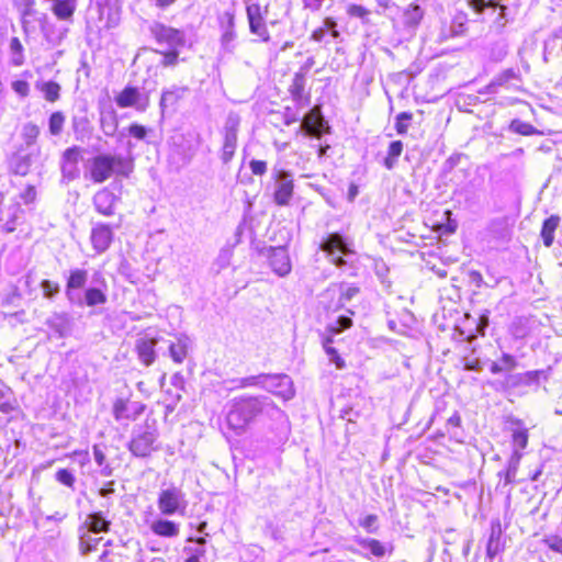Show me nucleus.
<instances>
[{
	"mask_svg": "<svg viewBox=\"0 0 562 562\" xmlns=\"http://www.w3.org/2000/svg\"><path fill=\"white\" fill-rule=\"evenodd\" d=\"M273 403L266 396H239L229 402V409L226 416L227 425L231 429L240 434L246 430L255 418L268 411Z\"/></svg>",
	"mask_w": 562,
	"mask_h": 562,
	"instance_id": "f257e3e1",
	"label": "nucleus"
},
{
	"mask_svg": "<svg viewBox=\"0 0 562 562\" xmlns=\"http://www.w3.org/2000/svg\"><path fill=\"white\" fill-rule=\"evenodd\" d=\"M132 170V160L122 155H99L91 161L90 177L94 183H102L113 173L128 177Z\"/></svg>",
	"mask_w": 562,
	"mask_h": 562,
	"instance_id": "f03ea898",
	"label": "nucleus"
},
{
	"mask_svg": "<svg viewBox=\"0 0 562 562\" xmlns=\"http://www.w3.org/2000/svg\"><path fill=\"white\" fill-rule=\"evenodd\" d=\"M239 125L240 116L235 112H229L221 131L223 138L221 160L225 165L231 162L235 155Z\"/></svg>",
	"mask_w": 562,
	"mask_h": 562,
	"instance_id": "7ed1b4c3",
	"label": "nucleus"
},
{
	"mask_svg": "<svg viewBox=\"0 0 562 562\" xmlns=\"http://www.w3.org/2000/svg\"><path fill=\"white\" fill-rule=\"evenodd\" d=\"M159 512L165 516L183 514L187 508L184 493L176 486L161 490L157 501Z\"/></svg>",
	"mask_w": 562,
	"mask_h": 562,
	"instance_id": "20e7f679",
	"label": "nucleus"
},
{
	"mask_svg": "<svg viewBox=\"0 0 562 562\" xmlns=\"http://www.w3.org/2000/svg\"><path fill=\"white\" fill-rule=\"evenodd\" d=\"M157 430L149 425H145L138 430H135L128 449L135 457H148L154 450V442L157 440Z\"/></svg>",
	"mask_w": 562,
	"mask_h": 562,
	"instance_id": "39448f33",
	"label": "nucleus"
},
{
	"mask_svg": "<svg viewBox=\"0 0 562 562\" xmlns=\"http://www.w3.org/2000/svg\"><path fill=\"white\" fill-rule=\"evenodd\" d=\"M273 201L280 206L289 205L294 191L293 175L284 169H273Z\"/></svg>",
	"mask_w": 562,
	"mask_h": 562,
	"instance_id": "423d86ee",
	"label": "nucleus"
},
{
	"mask_svg": "<svg viewBox=\"0 0 562 562\" xmlns=\"http://www.w3.org/2000/svg\"><path fill=\"white\" fill-rule=\"evenodd\" d=\"M268 9V5L261 7L259 3H251L246 7L250 33L259 36L265 43L270 41V34L266 25Z\"/></svg>",
	"mask_w": 562,
	"mask_h": 562,
	"instance_id": "0eeeda50",
	"label": "nucleus"
},
{
	"mask_svg": "<svg viewBox=\"0 0 562 562\" xmlns=\"http://www.w3.org/2000/svg\"><path fill=\"white\" fill-rule=\"evenodd\" d=\"M88 279L89 273L86 269L75 268L69 271L65 286V295L69 304L82 303V294L79 291L86 286Z\"/></svg>",
	"mask_w": 562,
	"mask_h": 562,
	"instance_id": "6e6552de",
	"label": "nucleus"
},
{
	"mask_svg": "<svg viewBox=\"0 0 562 562\" xmlns=\"http://www.w3.org/2000/svg\"><path fill=\"white\" fill-rule=\"evenodd\" d=\"M150 32L156 42L168 49H177L184 45V33L178 29L155 23L150 27Z\"/></svg>",
	"mask_w": 562,
	"mask_h": 562,
	"instance_id": "1a4fd4ad",
	"label": "nucleus"
},
{
	"mask_svg": "<svg viewBox=\"0 0 562 562\" xmlns=\"http://www.w3.org/2000/svg\"><path fill=\"white\" fill-rule=\"evenodd\" d=\"M262 389L280 396L284 401L291 400L295 394L293 382L286 374H266Z\"/></svg>",
	"mask_w": 562,
	"mask_h": 562,
	"instance_id": "9d476101",
	"label": "nucleus"
},
{
	"mask_svg": "<svg viewBox=\"0 0 562 562\" xmlns=\"http://www.w3.org/2000/svg\"><path fill=\"white\" fill-rule=\"evenodd\" d=\"M218 26L222 32L221 34V46L227 53H233L234 50V41L236 40L235 32V12L234 11H225L217 18Z\"/></svg>",
	"mask_w": 562,
	"mask_h": 562,
	"instance_id": "9b49d317",
	"label": "nucleus"
},
{
	"mask_svg": "<svg viewBox=\"0 0 562 562\" xmlns=\"http://www.w3.org/2000/svg\"><path fill=\"white\" fill-rule=\"evenodd\" d=\"M94 280L99 284V286H90L85 290V293L82 295V303L81 304H75L76 306L82 307V306H89L93 307L97 305L105 304L108 301L106 296V281L103 278V276L100 272L94 273Z\"/></svg>",
	"mask_w": 562,
	"mask_h": 562,
	"instance_id": "f8f14e48",
	"label": "nucleus"
},
{
	"mask_svg": "<svg viewBox=\"0 0 562 562\" xmlns=\"http://www.w3.org/2000/svg\"><path fill=\"white\" fill-rule=\"evenodd\" d=\"M115 102L122 109L133 106L144 112L148 105V98L143 97L137 88L126 87L115 97Z\"/></svg>",
	"mask_w": 562,
	"mask_h": 562,
	"instance_id": "ddd939ff",
	"label": "nucleus"
},
{
	"mask_svg": "<svg viewBox=\"0 0 562 562\" xmlns=\"http://www.w3.org/2000/svg\"><path fill=\"white\" fill-rule=\"evenodd\" d=\"M268 259L271 269L279 277H285L291 272L292 265L285 247H271Z\"/></svg>",
	"mask_w": 562,
	"mask_h": 562,
	"instance_id": "4468645a",
	"label": "nucleus"
},
{
	"mask_svg": "<svg viewBox=\"0 0 562 562\" xmlns=\"http://www.w3.org/2000/svg\"><path fill=\"white\" fill-rule=\"evenodd\" d=\"M90 240L93 249L98 254H102L112 244L113 231L108 224L98 223L92 227Z\"/></svg>",
	"mask_w": 562,
	"mask_h": 562,
	"instance_id": "2eb2a0df",
	"label": "nucleus"
},
{
	"mask_svg": "<svg viewBox=\"0 0 562 562\" xmlns=\"http://www.w3.org/2000/svg\"><path fill=\"white\" fill-rule=\"evenodd\" d=\"M325 128V121L321 114V110L318 108H313L302 120V123L299 127L300 132H305L306 134L314 135L317 138L322 136Z\"/></svg>",
	"mask_w": 562,
	"mask_h": 562,
	"instance_id": "dca6fc26",
	"label": "nucleus"
},
{
	"mask_svg": "<svg viewBox=\"0 0 562 562\" xmlns=\"http://www.w3.org/2000/svg\"><path fill=\"white\" fill-rule=\"evenodd\" d=\"M541 378L547 379L546 371L543 370H533L524 373L507 374L504 381V385L509 389H515L522 385L538 384Z\"/></svg>",
	"mask_w": 562,
	"mask_h": 562,
	"instance_id": "f3484780",
	"label": "nucleus"
},
{
	"mask_svg": "<svg viewBox=\"0 0 562 562\" xmlns=\"http://www.w3.org/2000/svg\"><path fill=\"white\" fill-rule=\"evenodd\" d=\"M81 159V150L74 146L64 151L61 172L68 180H74L79 176L78 162Z\"/></svg>",
	"mask_w": 562,
	"mask_h": 562,
	"instance_id": "a211bd4d",
	"label": "nucleus"
},
{
	"mask_svg": "<svg viewBox=\"0 0 562 562\" xmlns=\"http://www.w3.org/2000/svg\"><path fill=\"white\" fill-rule=\"evenodd\" d=\"M144 407L140 403H130L123 398H117L113 404V415L116 420H134L143 413Z\"/></svg>",
	"mask_w": 562,
	"mask_h": 562,
	"instance_id": "6ab92c4d",
	"label": "nucleus"
},
{
	"mask_svg": "<svg viewBox=\"0 0 562 562\" xmlns=\"http://www.w3.org/2000/svg\"><path fill=\"white\" fill-rule=\"evenodd\" d=\"M45 324L57 337H65L71 329V318L66 312H55L46 319Z\"/></svg>",
	"mask_w": 562,
	"mask_h": 562,
	"instance_id": "aec40b11",
	"label": "nucleus"
},
{
	"mask_svg": "<svg viewBox=\"0 0 562 562\" xmlns=\"http://www.w3.org/2000/svg\"><path fill=\"white\" fill-rule=\"evenodd\" d=\"M157 345V339L155 338H139L136 341V352L138 359L146 367L154 363L156 359L155 346Z\"/></svg>",
	"mask_w": 562,
	"mask_h": 562,
	"instance_id": "412c9836",
	"label": "nucleus"
},
{
	"mask_svg": "<svg viewBox=\"0 0 562 562\" xmlns=\"http://www.w3.org/2000/svg\"><path fill=\"white\" fill-rule=\"evenodd\" d=\"M116 196L108 189L98 191L93 196V204L95 210L105 216H110L114 213V202Z\"/></svg>",
	"mask_w": 562,
	"mask_h": 562,
	"instance_id": "4be33fe9",
	"label": "nucleus"
},
{
	"mask_svg": "<svg viewBox=\"0 0 562 562\" xmlns=\"http://www.w3.org/2000/svg\"><path fill=\"white\" fill-rule=\"evenodd\" d=\"M150 530L155 535L165 538H177L180 533L179 524L162 518L154 520L150 524Z\"/></svg>",
	"mask_w": 562,
	"mask_h": 562,
	"instance_id": "5701e85b",
	"label": "nucleus"
},
{
	"mask_svg": "<svg viewBox=\"0 0 562 562\" xmlns=\"http://www.w3.org/2000/svg\"><path fill=\"white\" fill-rule=\"evenodd\" d=\"M321 249L329 256H334L336 251L347 255L350 252L342 236L338 233L329 234L328 237L321 244Z\"/></svg>",
	"mask_w": 562,
	"mask_h": 562,
	"instance_id": "b1692460",
	"label": "nucleus"
},
{
	"mask_svg": "<svg viewBox=\"0 0 562 562\" xmlns=\"http://www.w3.org/2000/svg\"><path fill=\"white\" fill-rule=\"evenodd\" d=\"M85 525L88 532L100 533L106 532L110 529L111 522L105 519L103 512L89 514L86 518Z\"/></svg>",
	"mask_w": 562,
	"mask_h": 562,
	"instance_id": "393cba45",
	"label": "nucleus"
},
{
	"mask_svg": "<svg viewBox=\"0 0 562 562\" xmlns=\"http://www.w3.org/2000/svg\"><path fill=\"white\" fill-rule=\"evenodd\" d=\"M188 92L187 87H178L173 86L170 89H167L162 92L160 98V108L161 111H165L167 108H172L177 104V102L184 97Z\"/></svg>",
	"mask_w": 562,
	"mask_h": 562,
	"instance_id": "a878e982",
	"label": "nucleus"
},
{
	"mask_svg": "<svg viewBox=\"0 0 562 562\" xmlns=\"http://www.w3.org/2000/svg\"><path fill=\"white\" fill-rule=\"evenodd\" d=\"M33 164L32 154L16 153L10 160V168L15 175L25 176Z\"/></svg>",
	"mask_w": 562,
	"mask_h": 562,
	"instance_id": "bb28decb",
	"label": "nucleus"
},
{
	"mask_svg": "<svg viewBox=\"0 0 562 562\" xmlns=\"http://www.w3.org/2000/svg\"><path fill=\"white\" fill-rule=\"evenodd\" d=\"M190 339L181 335L177 337V341L169 346V353L176 363H182L187 358Z\"/></svg>",
	"mask_w": 562,
	"mask_h": 562,
	"instance_id": "cd10ccee",
	"label": "nucleus"
},
{
	"mask_svg": "<svg viewBox=\"0 0 562 562\" xmlns=\"http://www.w3.org/2000/svg\"><path fill=\"white\" fill-rule=\"evenodd\" d=\"M518 362L516 358L507 352H503L498 361H494L491 364V372L493 374H499L502 372H510L517 367Z\"/></svg>",
	"mask_w": 562,
	"mask_h": 562,
	"instance_id": "c85d7f7f",
	"label": "nucleus"
},
{
	"mask_svg": "<svg viewBox=\"0 0 562 562\" xmlns=\"http://www.w3.org/2000/svg\"><path fill=\"white\" fill-rule=\"evenodd\" d=\"M560 223V217L552 215L547 218L541 228V237L546 247H551L554 240V232Z\"/></svg>",
	"mask_w": 562,
	"mask_h": 562,
	"instance_id": "c756f323",
	"label": "nucleus"
},
{
	"mask_svg": "<svg viewBox=\"0 0 562 562\" xmlns=\"http://www.w3.org/2000/svg\"><path fill=\"white\" fill-rule=\"evenodd\" d=\"M424 16L423 9L415 3L409 4L403 13V23L407 27L415 29Z\"/></svg>",
	"mask_w": 562,
	"mask_h": 562,
	"instance_id": "7c9ffc66",
	"label": "nucleus"
},
{
	"mask_svg": "<svg viewBox=\"0 0 562 562\" xmlns=\"http://www.w3.org/2000/svg\"><path fill=\"white\" fill-rule=\"evenodd\" d=\"M306 78L304 71H297L294 74L292 83L289 87V92L293 100L297 103L301 102L305 89Z\"/></svg>",
	"mask_w": 562,
	"mask_h": 562,
	"instance_id": "2f4dec72",
	"label": "nucleus"
},
{
	"mask_svg": "<svg viewBox=\"0 0 562 562\" xmlns=\"http://www.w3.org/2000/svg\"><path fill=\"white\" fill-rule=\"evenodd\" d=\"M520 458H521V454L519 453V451H514V453L512 454V457L508 461L507 469L504 472V482H503L504 487L507 485H510L515 482L519 462H520Z\"/></svg>",
	"mask_w": 562,
	"mask_h": 562,
	"instance_id": "473e14b6",
	"label": "nucleus"
},
{
	"mask_svg": "<svg viewBox=\"0 0 562 562\" xmlns=\"http://www.w3.org/2000/svg\"><path fill=\"white\" fill-rule=\"evenodd\" d=\"M358 543L363 549L369 550L371 552V554L376 557V558H382L387 552V547L384 543H382L379 540H376V539L363 538V539H359Z\"/></svg>",
	"mask_w": 562,
	"mask_h": 562,
	"instance_id": "72a5a7b5",
	"label": "nucleus"
},
{
	"mask_svg": "<svg viewBox=\"0 0 562 562\" xmlns=\"http://www.w3.org/2000/svg\"><path fill=\"white\" fill-rule=\"evenodd\" d=\"M403 143L401 140H394L390 144L387 149V156L384 158V166L386 169L391 170L394 168L397 158L401 156L403 151Z\"/></svg>",
	"mask_w": 562,
	"mask_h": 562,
	"instance_id": "f704fd0d",
	"label": "nucleus"
},
{
	"mask_svg": "<svg viewBox=\"0 0 562 562\" xmlns=\"http://www.w3.org/2000/svg\"><path fill=\"white\" fill-rule=\"evenodd\" d=\"M41 130L40 127L32 123H25L21 131V137L26 144V146H32L35 144L37 137L40 136Z\"/></svg>",
	"mask_w": 562,
	"mask_h": 562,
	"instance_id": "c9c22d12",
	"label": "nucleus"
},
{
	"mask_svg": "<svg viewBox=\"0 0 562 562\" xmlns=\"http://www.w3.org/2000/svg\"><path fill=\"white\" fill-rule=\"evenodd\" d=\"M509 130L516 134H520L524 136H530L539 133L533 125L527 122H522L518 119L513 120L510 122Z\"/></svg>",
	"mask_w": 562,
	"mask_h": 562,
	"instance_id": "e433bc0d",
	"label": "nucleus"
},
{
	"mask_svg": "<svg viewBox=\"0 0 562 562\" xmlns=\"http://www.w3.org/2000/svg\"><path fill=\"white\" fill-rule=\"evenodd\" d=\"M48 102H55L59 99L60 86L55 81L43 82L38 86Z\"/></svg>",
	"mask_w": 562,
	"mask_h": 562,
	"instance_id": "4c0bfd02",
	"label": "nucleus"
},
{
	"mask_svg": "<svg viewBox=\"0 0 562 562\" xmlns=\"http://www.w3.org/2000/svg\"><path fill=\"white\" fill-rule=\"evenodd\" d=\"M65 121H66V117L61 112H59V111L54 112L49 116V120H48L49 133L53 136H58L63 132Z\"/></svg>",
	"mask_w": 562,
	"mask_h": 562,
	"instance_id": "58836bf2",
	"label": "nucleus"
},
{
	"mask_svg": "<svg viewBox=\"0 0 562 562\" xmlns=\"http://www.w3.org/2000/svg\"><path fill=\"white\" fill-rule=\"evenodd\" d=\"M91 532L85 531L80 536V550L82 554H88L97 549L101 538H93Z\"/></svg>",
	"mask_w": 562,
	"mask_h": 562,
	"instance_id": "ea45409f",
	"label": "nucleus"
},
{
	"mask_svg": "<svg viewBox=\"0 0 562 562\" xmlns=\"http://www.w3.org/2000/svg\"><path fill=\"white\" fill-rule=\"evenodd\" d=\"M43 296L47 300H54L60 292V286L57 282L50 280H43L40 284Z\"/></svg>",
	"mask_w": 562,
	"mask_h": 562,
	"instance_id": "a19ab883",
	"label": "nucleus"
},
{
	"mask_svg": "<svg viewBox=\"0 0 562 562\" xmlns=\"http://www.w3.org/2000/svg\"><path fill=\"white\" fill-rule=\"evenodd\" d=\"M114 484V481H109L99 490V495L104 498L101 506L105 508L106 512H109L110 507L113 505L111 496L115 493Z\"/></svg>",
	"mask_w": 562,
	"mask_h": 562,
	"instance_id": "79ce46f5",
	"label": "nucleus"
},
{
	"mask_svg": "<svg viewBox=\"0 0 562 562\" xmlns=\"http://www.w3.org/2000/svg\"><path fill=\"white\" fill-rule=\"evenodd\" d=\"M359 293V288L355 285H339V305L344 306L347 302L351 301Z\"/></svg>",
	"mask_w": 562,
	"mask_h": 562,
	"instance_id": "37998d69",
	"label": "nucleus"
},
{
	"mask_svg": "<svg viewBox=\"0 0 562 562\" xmlns=\"http://www.w3.org/2000/svg\"><path fill=\"white\" fill-rule=\"evenodd\" d=\"M413 119V114L411 112H401L396 116L395 130L397 134L405 135L409 127V122Z\"/></svg>",
	"mask_w": 562,
	"mask_h": 562,
	"instance_id": "c03bdc74",
	"label": "nucleus"
},
{
	"mask_svg": "<svg viewBox=\"0 0 562 562\" xmlns=\"http://www.w3.org/2000/svg\"><path fill=\"white\" fill-rule=\"evenodd\" d=\"M10 49L12 53V61L15 66L23 64V46L18 37H13L10 41Z\"/></svg>",
	"mask_w": 562,
	"mask_h": 562,
	"instance_id": "a18cd8bd",
	"label": "nucleus"
},
{
	"mask_svg": "<svg viewBox=\"0 0 562 562\" xmlns=\"http://www.w3.org/2000/svg\"><path fill=\"white\" fill-rule=\"evenodd\" d=\"M265 375L266 374L252 375V376L241 378L239 380L233 381V383H236V385L234 387L241 389V387L254 386V385H259L262 387L263 381H265Z\"/></svg>",
	"mask_w": 562,
	"mask_h": 562,
	"instance_id": "49530a36",
	"label": "nucleus"
},
{
	"mask_svg": "<svg viewBox=\"0 0 562 562\" xmlns=\"http://www.w3.org/2000/svg\"><path fill=\"white\" fill-rule=\"evenodd\" d=\"M13 404L10 402V389L0 386V412L10 414L14 411Z\"/></svg>",
	"mask_w": 562,
	"mask_h": 562,
	"instance_id": "de8ad7c7",
	"label": "nucleus"
},
{
	"mask_svg": "<svg viewBox=\"0 0 562 562\" xmlns=\"http://www.w3.org/2000/svg\"><path fill=\"white\" fill-rule=\"evenodd\" d=\"M331 341L333 340L330 338H327L323 342L324 349H325L326 353L329 356L330 361L334 362L338 369H342L345 367V362L339 357V355L337 353L336 349L330 346Z\"/></svg>",
	"mask_w": 562,
	"mask_h": 562,
	"instance_id": "09e8293b",
	"label": "nucleus"
},
{
	"mask_svg": "<svg viewBox=\"0 0 562 562\" xmlns=\"http://www.w3.org/2000/svg\"><path fill=\"white\" fill-rule=\"evenodd\" d=\"M56 480L70 488L75 487V475L67 469H59L55 474Z\"/></svg>",
	"mask_w": 562,
	"mask_h": 562,
	"instance_id": "8fccbe9b",
	"label": "nucleus"
},
{
	"mask_svg": "<svg viewBox=\"0 0 562 562\" xmlns=\"http://www.w3.org/2000/svg\"><path fill=\"white\" fill-rule=\"evenodd\" d=\"M513 443L515 446V451H518V449H525L528 443L527 429L515 430L513 434Z\"/></svg>",
	"mask_w": 562,
	"mask_h": 562,
	"instance_id": "3c124183",
	"label": "nucleus"
},
{
	"mask_svg": "<svg viewBox=\"0 0 562 562\" xmlns=\"http://www.w3.org/2000/svg\"><path fill=\"white\" fill-rule=\"evenodd\" d=\"M542 542L552 551L562 554V538L557 535H550L543 538Z\"/></svg>",
	"mask_w": 562,
	"mask_h": 562,
	"instance_id": "603ef678",
	"label": "nucleus"
},
{
	"mask_svg": "<svg viewBox=\"0 0 562 562\" xmlns=\"http://www.w3.org/2000/svg\"><path fill=\"white\" fill-rule=\"evenodd\" d=\"M128 133L134 138H136L138 140H143L146 138L148 131L145 126L139 125L137 123H133L128 127Z\"/></svg>",
	"mask_w": 562,
	"mask_h": 562,
	"instance_id": "864d4df0",
	"label": "nucleus"
},
{
	"mask_svg": "<svg viewBox=\"0 0 562 562\" xmlns=\"http://www.w3.org/2000/svg\"><path fill=\"white\" fill-rule=\"evenodd\" d=\"M347 13L353 18L366 19L370 11L359 4H349L347 8Z\"/></svg>",
	"mask_w": 562,
	"mask_h": 562,
	"instance_id": "5fc2aeb1",
	"label": "nucleus"
},
{
	"mask_svg": "<svg viewBox=\"0 0 562 562\" xmlns=\"http://www.w3.org/2000/svg\"><path fill=\"white\" fill-rule=\"evenodd\" d=\"M470 4L479 13L483 12L486 8L495 9L497 7L495 0H471Z\"/></svg>",
	"mask_w": 562,
	"mask_h": 562,
	"instance_id": "6e6d98bb",
	"label": "nucleus"
},
{
	"mask_svg": "<svg viewBox=\"0 0 562 562\" xmlns=\"http://www.w3.org/2000/svg\"><path fill=\"white\" fill-rule=\"evenodd\" d=\"M378 516L374 514L367 515L363 519L360 520V526L363 527L369 532H374L376 530Z\"/></svg>",
	"mask_w": 562,
	"mask_h": 562,
	"instance_id": "4d7b16f0",
	"label": "nucleus"
},
{
	"mask_svg": "<svg viewBox=\"0 0 562 562\" xmlns=\"http://www.w3.org/2000/svg\"><path fill=\"white\" fill-rule=\"evenodd\" d=\"M516 78V72L513 69H506L499 74L491 83L492 86H503L512 79Z\"/></svg>",
	"mask_w": 562,
	"mask_h": 562,
	"instance_id": "13d9d810",
	"label": "nucleus"
},
{
	"mask_svg": "<svg viewBox=\"0 0 562 562\" xmlns=\"http://www.w3.org/2000/svg\"><path fill=\"white\" fill-rule=\"evenodd\" d=\"M352 325V321L348 316H339L335 325L331 326L334 333H340L344 329L349 328Z\"/></svg>",
	"mask_w": 562,
	"mask_h": 562,
	"instance_id": "bf43d9fd",
	"label": "nucleus"
},
{
	"mask_svg": "<svg viewBox=\"0 0 562 562\" xmlns=\"http://www.w3.org/2000/svg\"><path fill=\"white\" fill-rule=\"evenodd\" d=\"M12 89L20 97L24 98L30 92V86L25 80H15L12 82Z\"/></svg>",
	"mask_w": 562,
	"mask_h": 562,
	"instance_id": "052dcab7",
	"label": "nucleus"
},
{
	"mask_svg": "<svg viewBox=\"0 0 562 562\" xmlns=\"http://www.w3.org/2000/svg\"><path fill=\"white\" fill-rule=\"evenodd\" d=\"M300 120V114L296 110L286 106L283 112V121L285 125H291Z\"/></svg>",
	"mask_w": 562,
	"mask_h": 562,
	"instance_id": "680f3d73",
	"label": "nucleus"
},
{
	"mask_svg": "<svg viewBox=\"0 0 562 562\" xmlns=\"http://www.w3.org/2000/svg\"><path fill=\"white\" fill-rule=\"evenodd\" d=\"M101 127L105 135L112 136V135H114V133L116 131L117 124H116V121L114 117H110L109 121H106L105 119H102Z\"/></svg>",
	"mask_w": 562,
	"mask_h": 562,
	"instance_id": "e2e57ef3",
	"label": "nucleus"
},
{
	"mask_svg": "<svg viewBox=\"0 0 562 562\" xmlns=\"http://www.w3.org/2000/svg\"><path fill=\"white\" fill-rule=\"evenodd\" d=\"M249 167H250L251 172L257 176H262L267 171V164H266V161H262V160L252 159L249 162Z\"/></svg>",
	"mask_w": 562,
	"mask_h": 562,
	"instance_id": "0e129e2a",
	"label": "nucleus"
},
{
	"mask_svg": "<svg viewBox=\"0 0 562 562\" xmlns=\"http://www.w3.org/2000/svg\"><path fill=\"white\" fill-rule=\"evenodd\" d=\"M20 198L25 204L32 203L36 198V190L33 186H27L25 190L20 194Z\"/></svg>",
	"mask_w": 562,
	"mask_h": 562,
	"instance_id": "69168bd1",
	"label": "nucleus"
},
{
	"mask_svg": "<svg viewBox=\"0 0 562 562\" xmlns=\"http://www.w3.org/2000/svg\"><path fill=\"white\" fill-rule=\"evenodd\" d=\"M178 60V52L177 49H169V52L164 53L162 65L164 66H172Z\"/></svg>",
	"mask_w": 562,
	"mask_h": 562,
	"instance_id": "338daca9",
	"label": "nucleus"
},
{
	"mask_svg": "<svg viewBox=\"0 0 562 562\" xmlns=\"http://www.w3.org/2000/svg\"><path fill=\"white\" fill-rule=\"evenodd\" d=\"M93 458L99 467H102L105 463V453L98 445L93 446Z\"/></svg>",
	"mask_w": 562,
	"mask_h": 562,
	"instance_id": "774afa93",
	"label": "nucleus"
}]
</instances>
